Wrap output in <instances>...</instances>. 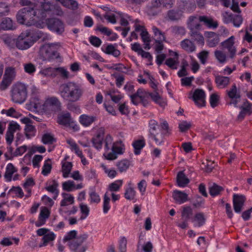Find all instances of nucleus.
Returning <instances> with one entry per match:
<instances>
[{"label": "nucleus", "mask_w": 252, "mask_h": 252, "mask_svg": "<svg viewBox=\"0 0 252 252\" xmlns=\"http://www.w3.org/2000/svg\"><path fill=\"white\" fill-rule=\"evenodd\" d=\"M39 3L40 5L31 4L20 9L16 15L17 22L27 26L36 25L38 21L50 16L52 13L56 12L58 15L63 13L57 3L53 4L50 1Z\"/></svg>", "instance_id": "nucleus-1"}, {"label": "nucleus", "mask_w": 252, "mask_h": 252, "mask_svg": "<svg viewBox=\"0 0 252 252\" xmlns=\"http://www.w3.org/2000/svg\"><path fill=\"white\" fill-rule=\"evenodd\" d=\"M48 35L39 30H29L22 32L18 37L16 47L20 50H26L39 39L45 40Z\"/></svg>", "instance_id": "nucleus-2"}, {"label": "nucleus", "mask_w": 252, "mask_h": 252, "mask_svg": "<svg viewBox=\"0 0 252 252\" xmlns=\"http://www.w3.org/2000/svg\"><path fill=\"white\" fill-rule=\"evenodd\" d=\"M84 94L82 87L74 82L63 84L60 91V94L65 101L73 103L80 100Z\"/></svg>", "instance_id": "nucleus-3"}, {"label": "nucleus", "mask_w": 252, "mask_h": 252, "mask_svg": "<svg viewBox=\"0 0 252 252\" xmlns=\"http://www.w3.org/2000/svg\"><path fill=\"white\" fill-rule=\"evenodd\" d=\"M168 125L164 122L159 125L158 122L151 119L149 122V131L150 137L153 139L157 145H162L165 140V136L168 132Z\"/></svg>", "instance_id": "nucleus-4"}, {"label": "nucleus", "mask_w": 252, "mask_h": 252, "mask_svg": "<svg viewBox=\"0 0 252 252\" xmlns=\"http://www.w3.org/2000/svg\"><path fill=\"white\" fill-rule=\"evenodd\" d=\"M77 231L73 230L67 232L64 236V242H69V248L72 251H76L79 247L88 238L86 233L77 236Z\"/></svg>", "instance_id": "nucleus-5"}, {"label": "nucleus", "mask_w": 252, "mask_h": 252, "mask_svg": "<svg viewBox=\"0 0 252 252\" xmlns=\"http://www.w3.org/2000/svg\"><path fill=\"white\" fill-rule=\"evenodd\" d=\"M204 22L209 27L217 28L218 26V23L214 21L212 19H209L206 16H190L188 22V26L191 32H195V30L200 29V22Z\"/></svg>", "instance_id": "nucleus-6"}, {"label": "nucleus", "mask_w": 252, "mask_h": 252, "mask_svg": "<svg viewBox=\"0 0 252 252\" xmlns=\"http://www.w3.org/2000/svg\"><path fill=\"white\" fill-rule=\"evenodd\" d=\"M27 97V86L18 83L13 86L11 91L12 100L16 103H23Z\"/></svg>", "instance_id": "nucleus-7"}, {"label": "nucleus", "mask_w": 252, "mask_h": 252, "mask_svg": "<svg viewBox=\"0 0 252 252\" xmlns=\"http://www.w3.org/2000/svg\"><path fill=\"white\" fill-rule=\"evenodd\" d=\"M61 46L60 43L45 44L40 48V54L45 60L56 59L59 57L58 51Z\"/></svg>", "instance_id": "nucleus-8"}, {"label": "nucleus", "mask_w": 252, "mask_h": 252, "mask_svg": "<svg viewBox=\"0 0 252 252\" xmlns=\"http://www.w3.org/2000/svg\"><path fill=\"white\" fill-rule=\"evenodd\" d=\"M61 103L56 96H48L44 101V113L51 114L61 110Z\"/></svg>", "instance_id": "nucleus-9"}, {"label": "nucleus", "mask_w": 252, "mask_h": 252, "mask_svg": "<svg viewBox=\"0 0 252 252\" xmlns=\"http://www.w3.org/2000/svg\"><path fill=\"white\" fill-rule=\"evenodd\" d=\"M125 151V145L121 140L115 141L109 152L104 153L103 156L108 160H114L118 155H122Z\"/></svg>", "instance_id": "nucleus-10"}, {"label": "nucleus", "mask_w": 252, "mask_h": 252, "mask_svg": "<svg viewBox=\"0 0 252 252\" xmlns=\"http://www.w3.org/2000/svg\"><path fill=\"white\" fill-rule=\"evenodd\" d=\"M36 234L39 236H43L41 242L39 245V247H45L52 243L56 238V235L53 231L46 228L38 229Z\"/></svg>", "instance_id": "nucleus-11"}, {"label": "nucleus", "mask_w": 252, "mask_h": 252, "mask_svg": "<svg viewBox=\"0 0 252 252\" xmlns=\"http://www.w3.org/2000/svg\"><path fill=\"white\" fill-rule=\"evenodd\" d=\"M26 108L31 111L43 114L44 101L42 100L38 96L33 95L30 98L29 102L26 104Z\"/></svg>", "instance_id": "nucleus-12"}, {"label": "nucleus", "mask_w": 252, "mask_h": 252, "mask_svg": "<svg viewBox=\"0 0 252 252\" xmlns=\"http://www.w3.org/2000/svg\"><path fill=\"white\" fill-rule=\"evenodd\" d=\"M189 98L191 99L195 104L198 107H202L205 106L206 94L205 92L199 89L194 90L192 94H190Z\"/></svg>", "instance_id": "nucleus-13"}, {"label": "nucleus", "mask_w": 252, "mask_h": 252, "mask_svg": "<svg viewBox=\"0 0 252 252\" xmlns=\"http://www.w3.org/2000/svg\"><path fill=\"white\" fill-rule=\"evenodd\" d=\"M235 37L232 35L221 43L222 48L227 50L229 57L231 59L235 56L237 51L235 45Z\"/></svg>", "instance_id": "nucleus-14"}, {"label": "nucleus", "mask_w": 252, "mask_h": 252, "mask_svg": "<svg viewBox=\"0 0 252 252\" xmlns=\"http://www.w3.org/2000/svg\"><path fill=\"white\" fill-rule=\"evenodd\" d=\"M48 29L58 34H62L64 31L63 23L58 19H49L47 21Z\"/></svg>", "instance_id": "nucleus-15"}, {"label": "nucleus", "mask_w": 252, "mask_h": 252, "mask_svg": "<svg viewBox=\"0 0 252 252\" xmlns=\"http://www.w3.org/2000/svg\"><path fill=\"white\" fill-rule=\"evenodd\" d=\"M227 94L231 99L230 104L233 105L235 107H238V103L240 101L241 95L235 84H233L229 90H227Z\"/></svg>", "instance_id": "nucleus-16"}, {"label": "nucleus", "mask_w": 252, "mask_h": 252, "mask_svg": "<svg viewBox=\"0 0 252 252\" xmlns=\"http://www.w3.org/2000/svg\"><path fill=\"white\" fill-rule=\"evenodd\" d=\"M20 129V126L17 123L14 121L9 123L6 133V140L9 145H10L13 140L14 133Z\"/></svg>", "instance_id": "nucleus-17"}, {"label": "nucleus", "mask_w": 252, "mask_h": 252, "mask_svg": "<svg viewBox=\"0 0 252 252\" xmlns=\"http://www.w3.org/2000/svg\"><path fill=\"white\" fill-rule=\"evenodd\" d=\"M169 55L170 57L166 59L165 64L172 69H177L179 63L178 53L169 50Z\"/></svg>", "instance_id": "nucleus-18"}, {"label": "nucleus", "mask_w": 252, "mask_h": 252, "mask_svg": "<svg viewBox=\"0 0 252 252\" xmlns=\"http://www.w3.org/2000/svg\"><path fill=\"white\" fill-rule=\"evenodd\" d=\"M104 135V129L103 128H100L92 139L93 146L98 150H100L102 148Z\"/></svg>", "instance_id": "nucleus-19"}, {"label": "nucleus", "mask_w": 252, "mask_h": 252, "mask_svg": "<svg viewBox=\"0 0 252 252\" xmlns=\"http://www.w3.org/2000/svg\"><path fill=\"white\" fill-rule=\"evenodd\" d=\"M246 198L244 195L234 194L233 198V205L234 211L239 213L243 209Z\"/></svg>", "instance_id": "nucleus-20"}, {"label": "nucleus", "mask_w": 252, "mask_h": 252, "mask_svg": "<svg viewBox=\"0 0 252 252\" xmlns=\"http://www.w3.org/2000/svg\"><path fill=\"white\" fill-rule=\"evenodd\" d=\"M59 183L55 180H48L46 183L45 189L46 190L54 194L53 198L56 199L59 195V191L58 189Z\"/></svg>", "instance_id": "nucleus-21"}, {"label": "nucleus", "mask_w": 252, "mask_h": 252, "mask_svg": "<svg viewBox=\"0 0 252 252\" xmlns=\"http://www.w3.org/2000/svg\"><path fill=\"white\" fill-rule=\"evenodd\" d=\"M96 120V116L87 114L81 115L78 119L80 124L85 127L90 126Z\"/></svg>", "instance_id": "nucleus-22"}, {"label": "nucleus", "mask_w": 252, "mask_h": 252, "mask_svg": "<svg viewBox=\"0 0 252 252\" xmlns=\"http://www.w3.org/2000/svg\"><path fill=\"white\" fill-rule=\"evenodd\" d=\"M136 191L134 188V185L132 182L130 181L127 183L125 189L124 196L125 198L128 200H132L135 198Z\"/></svg>", "instance_id": "nucleus-23"}, {"label": "nucleus", "mask_w": 252, "mask_h": 252, "mask_svg": "<svg viewBox=\"0 0 252 252\" xmlns=\"http://www.w3.org/2000/svg\"><path fill=\"white\" fill-rule=\"evenodd\" d=\"M205 36L208 37L207 41L208 46L209 47L216 46L220 41L219 36L214 32H206Z\"/></svg>", "instance_id": "nucleus-24"}, {"label": "nucleus", "mask_w": 252, "mask_h": 252, "mask_svg": "<svg viewBox=\"0 0 252 252\" xmlns=\"http://www.w3.org/2000/svg\"><path fill=\"white\" fill-rule=\"evenodd\" d=\"M182 49L188 53H192L196 50V46L194 43L189 39H185L180 43Z\"/></svg>", "instance_id": "nucleus-25"}, {"label": "nucleus", "mask_w": 252, "mask_h": 252, "mask_svg": "<svg viewBox=\"0 0 252 252\" xmlns=\"http://www.w3.org/2000/svg\"><path fill=\"white\" fill-rule=\"evenodd\" d=\"M173 197L176 203L181 204L188 200V195L184 192L175 190L173 193Z\"/></svg>", "instance_id": "nucleus-26"}, {"label": "nucleus", "mask_w": 252, "mask_h": 252, "mask_svg": "<svg viewBox=\"0 0 252 252\" xmlns=\"http://www.w3.org/2000/svg\"><path fill=\"white\" fill-rule=\"evenodd\" d=\"M183 16V11L180 9L169 10L166 15V18L170 21H178Z\"/></svg>", "instance_id": "nucleus-27"}, {"label": "nucleus", "mask_w": 252, "mask_h": 252, "mask_svg": "<svg viewBox=\"0 0 252 252\" xmlns=\"http://www.w3.org/2000/svg\"><path fill=\"white\" fill-rule=\"evenodd\" d=\"M206 218L202 213H198L194 215L191 220L194 227H200L205 224Z\"/></svg>", "instance_id": "nucleus-28"}, {"label": "nucleus", "mask_w": 252, "mask_h": 252, "mask_svg": "<svg viewBox=\"0 0 252 252\" xmlns=\"http://www.w3.org/2000/svg\"><path fill=\"white\" fill-rule=\"evenodd\" d=\"M215 82L218 88L223 89L229 84L230 78L228 77L218 75L216 77Z\"/></svg>", "instance_id": "nucleus-29"}, {"label": "nucleus", "mask_w": 252, "mask_h": 252, "mask_svg": "<svg viewBox=\"0 0 252 252\" xmlns=\"http://www.w3.org/2000/svg\"><path fill=\"white\" fill-rule=\"evenodd\" d=\"M72 166L71 162L66 161L62 162V172L63 178H67L69 177Z\"/></svg>", "instance_id": "nucleus-30"}, {"label": "nucleus", "mask_w": 252, "mask_h": 252, "mask_svg": "<svg viewBox=\"0 0 252 252\" xmlns=\"http://www.w3.org/2000/svg\"><path fill=\"white\" fill-rule=\"evenodd\" d=\"M175 3V0H153L152 5L154 7H159L162 6L163 7L171 8Z\"/></svg>", "instance_id": "nucleus-31"}, {"label": "nucleus", "mask_w": 252, "mask_h": 252, "mask_svg": "<svg viewBox=\"0 0 252 252\" xmlns=\"http://www.w3.org/2000/svg\"><path fill=\"white\" fill-rule=\"evenodd\" d=\"M146 143L144 138L142 137L140 139L133 141L132 146L134 148V153L136 155H138L141 153V150L145 146Z\"/></svg>", "instance_id": "nucleus-32"}, {"label": "nucleus", "mask_w": 252, "mask_h": 252, "mask_svg": "<svg viewBox=\"0 0 252 252\" xmlns=\"http://www.w3.org/2000/svg\"><path fill=\"white\" fill-rule=\"evenodd\" d=\"M62 196L63 199L60 203L62 207L72 205L74 203V197L72 194L67 193H62Z\"/></svg>", "instance_id": "nucleus-33"}, {"label": "nucleus", "mask_w": 252, "mask_h": 252, "mask_svg": "<svg viewBox=\"0 0 252 252\" xmlns=\"http://www.w3.org/2000/svg\"><path fill=\"white\" fill-rule=\"evenodd\" d=\"M103 142L104 143V153L109 152L115 142L113 137L110 134H108L103 138Z\"/></svg>", "instance_id": "nucleus-34"}, {"label": "nucleus", "mask_w": 252, "mask_h": 252, "mask_svg": "<svg viewBox=\"0 0 252 252\" xmlns=\"http://www.w3.org/2000/svg\"><path fill=\"white\" fill-rule=\"evenodd\" d=\"M177 182L180 187L184 188L189 183V180L183 171H180L177 175Z\"/></svg>", "instance_id": "nucleus-35"}, {"label": "nucleus", "mask_w": 252, "mask_h": 252, "mask_svg": "<svg viewBox=\"0 0 252 252\" xmlns=\"http://www.w3.org/2000/svg\"><path fill=\"white\" fill-rule=\"evenodd\" d=\"M152 29L155 38V41H165L166 40L164 32L155 26L152 27Z\"/></svg>", "instance_id": "nucleus-36"}, {"label": "nucleus", "mask_w": 252, "mask_h": 252, "mask_svg": "<svg viewBox=\"0 0 252 252\" xmlns=\"http://www.w3.org/2000/svg\"><path fill=\"white\" fill-rule=\"evenodd\" d=\"M70 113L67 112L60 115L58 117L57 122L60 124L67 126L69 122L72 121Z\"/></svg>", "instance_id": "nucleus-37"}, {"label": "nucleus", "mask_w": 252, "mask_h": 252, "mask_svg": "<svg viewBox=\"0 0 252 252\" xmlns=\"http://www.w3.org/2000/svg\"><path fill=\"white\" fill-rule=\"evenodd\" d=\"M55 2H59L65 7L74 9L78 7L77 2L74 0H55Z\"/></svg>", "instance_id": "nucleus-38"}, {"label": "nucleus", "mask_w": 252, "mask_h": 252, "mask_svg": "<svg viewBox=\"0 0 252 252\" xmlns=\"http://www.w3.org/2000/svg\"><path fill=\"white\" fill-rule=\"evenodd\" d=\"M46 151V149L42 146H37L32 147L28 153L23 158V161L30 158L31 156L34 153L37 152L40 153H44Z\"/></svg>", "instance_id": "nucleus-39"}, {"label": "nucleus", "mask_w": 252, "mask_h": 252, "mask_svg": "<svg viewBox=\"0 0 252 252\" xmlns=\"http://www.w3.org/2000/svg\"><path fill=\"white\" fill-rule=\"evenodd\" d=\"M102 50L106 54L112 55L115 57H118L121 54L120 51L112 44L107 45L104 49L102 48Z\"/></svg>", "instance_id": "nucleus-40"}, {"label": "nucleus", "mask_w": 252, "mask_h": 252, "mask_svg": "<svg viewBox=\"0 0 252 252\" xmlns=\"http://www.w3.org/2000/svg\"><path fill=\"white\" fill-rule=\"evenodd\" d=\"M16 75L15 68L13 67H8L5 70L3 77L12 82L15 79Z\"/></svg>", "instance_id": "nucleus-41"}, {"label": "nucleus", "mask_w": 252, "mask_h": 252, "mask_svg": "<svg viewBox=\"0 0 252 252\" xmlns=\"http://www.w3.org/2000/svg\"><path fill=\"white\" fill-rule=\"evenodd\" d=\"M1 114H6L7 116L14 118H20L22 114L17 111L13 107H11L8 109H2L1 111Z\"/></svg>", "instance_id": "nucleus-42"}, {"label": "nucleus", "mask_w": 252, "mask_h": 252, "mask_svg": "<svg viewBox=\"0 0 252 252\" xmlns=\"http://www.w3.org/2000/svg\"><path fill=\"white\" fill-rule=\"evenodd\" d=\"M151 98L155 103L162 107H164L167 104L166 100L161 97L157 93H152Z\"/></svg>", "instance_id": "nucleus-43"}, {"label": "nucleus", "mask_w": 252, "mask_h": 252, "mask_svg": "<svg viewBox=\"0 0 252 252\" xmlns=\"http://www.w3.org/2000/svg\"><path fill=\"white\" fill-rule=\"evenodd\" d=\"M52 168L51 159L48 158L45 160L42 168L41 174L44 176H47L50 173Z\"/></svg>", "instance_id": "nucleus-44"}, {"label": "nucleus", "mask_w": 252, "mask_h": 252, "mask_svg": "<svg viewBox=\"0 0 252 252\" xmlns=\"http://www.w3.org/2000/svg\"><path fill=\"white\" fill-rule=\"evenodd\" d=\"M39 73L43 77H55L57 75V69L56 68L48 67L41 70Z\"/></svg>", "instance_id": "nucleus-45"}, {"label": "nucleus", "mask_w": 252, "mask_h": 252, "mask_svg": "<svg viewBox=\"0 0 252 252\" xmlns=\"http://www.w3.org/2000/svg\"><path fill=\"white\" fill-rule=\"evenodd\" d=\"M24 131L25 135L28 139L34 136L36 132L35 126L32 125L25 126Z\"/></svg>", "instance_id": "nucleus-46"}, {"label": "nucleus", "mask_w": 252, "mask_h": 252, "mask_svg": "<svg viewBox=\"0 0 252 252\" xmlns=\"http://www.w3.org/2000/svg\"><path fill=\"white\" fill-rule=\"evenodd\" d=\"M15 172H16V169L13 165L11 163H8L6 167V171L4 175L5 178L7 181H10L12 175Z\"/></svg>", "instance_id": "nucleus-47"}, {"label": "nucleus", "mask_w": 252, "mask_h": 252, "mask_svg": "<svg viewBox=\"0 0 252 252\" xmlns=\"http://www.w3.org/2000/svg\"><path fill=\"white\" fill-rule=\"evenodd\" d=\"M123 184V180H117L110 184L108 186V189L110 191H118L120 189Z\"/></svg>", "instance_id": "nucleus-48"}, {"label": "nucleus", "mask_w": 252, "mask_h": 252, "mask_svg": "<svg viewBox=\"0 0 252 252\" xmlns=\"http://www.w3.org/2000/svg\"><path fill=\"white\" fill-rule=\"evenodd\" d=\"M66 142L69 145L72 151L74 152L78 156H82V151L79 149L78 145L72 139H67Z\"/></svg>", "instance_id": "nucleus-49"}, {"label": "nucleus", "mask_w": 252, "mask_h": 252, "mask_svg": "<svg viewBox=\"0 0 252 252\" xmlns=\"http://www.w3.org/2000/svg\"><path fill=\"white\" fill-rule=\"evenodd\" d=\"M130 165L129 161L127 159H123L117 163L116 166L120 172H124L127 170Z\"/></svg>", "instance_id": "nucleus-50"}, {"label": "nucleus", "mask_w": 252, "mask_h": 252, "mask_svg": "<svg viewBox=\"0 0 252 252\" xmlns=\"http://www.w3.org/2000/svg\"><path fill=\"white\" fill-rule=\"evenodd\" d=\"M19 242V239L13 237L3 238L0 242V244L3 246H9L13 243L17 245Z\"/></svg>", "instance_id": "nucleus-51"}, {"label": "nucleus", "mask_w": 252, "mask_h": 252, "mask_svg": "<svg viewBox=\"0 0 252 252\" xmlns=\"http://www.w3.org/2000/svg\"><path fill=\"white\" fill-rule=\"evenodd\" d=\"M1 30H9L13 29V22L9 18H4L0 24Z\"/></svg>", "instance_id": "nucleus-52"}, {"label": "nucleus", "mask_w": 252, "mask_h": 252, "mask_svg": "<svg viewBox=\"0 0 252 252\" xmlns=\"http://www.w3.org/2000/svg\"><path fill=\"white\" fill-rule=\"evenodd\" d=\"M79 208L81 213V219H85L89 215L90 213V208L85 203H81L79 204Z\"/></svg>", "instance_id": "nucleus-53"}, {"label": "nucleus", "mask_w": 252, "mask_h": 252, "mask_svg": "<svg viewBox=\"0 0 252 252\" xmlns=\"http://www.w3.org/2000/svg\"><path fill=\"white\" fill-rule=\"evenodd\" d=\"M209 52L206 50H203L197 54V57L202 64H205L208 60Z\"/></svg>", "instance_id": "nucleus-54"}, {"label": "nucleus", "mask_w": 252, "mask_h": 252, "mask_svg": "<svg viewBox=\"0 0 252 252\" xmlns=\"http://www.w3.org/2000/svg\"><path fill=\"white\" fill-rule=\"evenodd\" d=\"M140 34L141 36L142 41L144 43V48L145 49H150V46L149 43L150 42V37L148 32L145 30L144 31L141 32Z\"/></svg>", "instance_id": "nucleus-55"}, {"label": "nucleus", "mask_w": 252, "mask_h": 252, "mask_svg": "<svg viewBox=\"0 0 252 252\" xmlns=\"http://www.w3.org/2000/svg\"><path fill=\"white\" fill-rule=\"evenodd\" d=\"M110 198L108 192H106L104 195L103 202V211L104 214L108 213L110 208Z\"/></svg>", "instance_id": "nucleus-56"}, {"label": "nucleus", "mask_w": 252, "mask_h": 252, "mask_svg": "<svg viewBox=\"0 0 252 252\" xmlns=\"http://www.w3.org/2000/svg\"><path fill=\"white\" fill-rule=\"evenodd\" d=\"M132 23H134L135 32H139L140 33L141 32H143V31H144L145 30H146L142 21L136 19L132 21Z\"/></svg>", "instance_id": "nucleus-57"}, {"label": "nucleus", "mask_w": 252, "mask_h": 252, "mask_svg": "<svg viewBox=\"0 0 252 252\" xmlns=\"http://www.w3.org/2000/svg\"><path fill=\"white\" fill-rule=\"evenodd\" d=\"M222 190V187L216 184H213L209 188L210 193L213 196L219 195Z\"/></svg>", "instance_id": "nucleus-58"}, {"label": "nucleus", "mask_w": 252, "mask_h": 252, "mask_svg": "<svg viewBox=\"0 0 252 252\" xmlns=\"http://www.w3.org/2000/svg\"><path fill=\"white\" fill-rule=\"evenodd\" d=\"M121 20L120 23L122 26L124 27H128V25L130 22H132L134 20L131 16L127 14L122 13L121 14Z\"/></svg>", "instance_id": "nucleus-59"}, {"label": "nucleus", "mask_w": 252, "mask_h": 252, "mask_svg": "<svg viewBox=\"0 0 252 252\" xmlns=\"http://www.w3.org/2000/svg\"><path fill=\"white\" fill-rule=\"evenodd\" d=\"M215 57L220 63H224L226 62L227 56L225 53L220 50H216L214 52Z\"/></svg>", "instance_id": "nucleus-60"}, {"label": "nucleus", "mask_w": 252, "mask_h": 252, "mask_svg": "<svg viewBox=\"0 0 252 252\" xmlns=\"http://www.w3.org/2000/svg\"><path fill=\"white\" fill-rule=\"evenodd\" d=\"M191 36L197 42V43L203 46L204 44V39L203 36L197 32H192L191 33Z\"/></svg>", "instance_id": "nucleus-61"}, {"label": "nucleus", "mask_w": 252, "mask_h": 252, "mask_svg": "<svg viewBox=\"0 0 252 252\" xmlns=\"http://www.w3.org/2000/svg\"><path fill=\"white\" fill-rule=\"evenodd\" d=\"M55 141L53 134L50 133H46L43 134L42 137V142L44 144H50Z\"/></svg>", "instance_id": "nucleus-62"}, {"label": "nucleus", "mask_w": 252, "mask_h": 252, "mask_svg": "<svg viewBox=\"0 0 252 252\" xmlns=\"http://www.w3.org/2000/svg\"><path fill=\"white\" fill-rule=\"evenodd\" d=\"M89 200L90 204H97L100 201V198L97 193L92 191L89 193Z\"/></svg>", "instance_id": "nucleus-63"}, {"label": "nucleus", "mask_w": 252, "mask_h": 252, "mask_svg": "<svg viewBox=\"0 0 252 252\" xmlns=\"http://www.w3.org/2000/svg\"><path fill=\"white\" fill-rule=\"evenodd\" d=\"M63 189L67 191L75 190V183L71 180L67 181L63 184Z\"/></svg>", "instance_id": "nucleus-64"}]
</instances>
